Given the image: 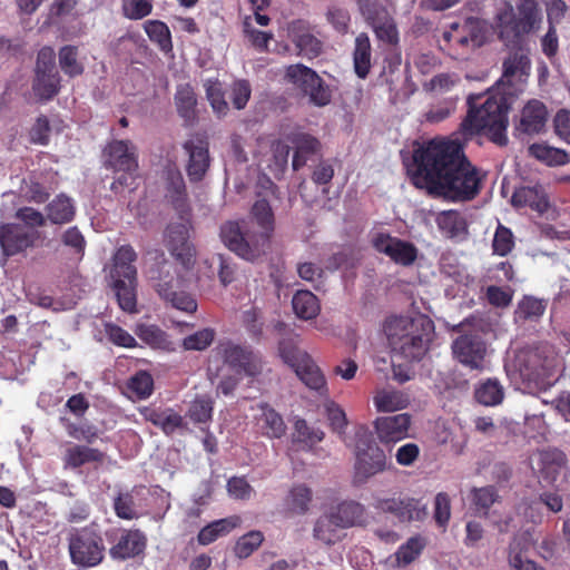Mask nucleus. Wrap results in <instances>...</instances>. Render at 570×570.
Wrapping results in <instances>:
<instances>
[{"mask_svg":"<svg viewBox=\"0 0 570 570\" xmlns=\"http://www.w3.org/2000/svg\"><path fill=\"white\" fill-rule=\"evenodd\" d=\"M312 495V490L304 484L294 485L285 500L287 511L291 514H305L309 509Z\"/></svg>","mask_w":570,"mask_h":570,"instance_id":"obj_41","label":"nucleus"},{"mask_svg":"<svg viewBox=\"0 0 570 570\" xmlns=\"http://www.w3.org/2000/svg\"><path fill=\"white\" fill-rule=\"evenodd\" d=\"M166 190L167 197L176 209H180L186 205V185L178 168H169L166 171Z\"/></svg>","mask_w":570,"mask_h":570,"instance_id":"obj_37","label":"nucleus"},{"mask_svg":"<svg viewBox=\"0 0 570 570\" xmlns=\"http://www.w3.org/2000/svg\"><path fill=\"white\" fill-rule=\"evenodd\" d=\"M370 505L375 513L391 515L400 523L422 521L428 514L426 504L421 499L403 494L392 497L374 494Z\"/></svg>","mask_w":570,"mask_h":570,"instance_id":"obj_10","label":"nucleus"},{"mask_svg":"<svg viewBox=\"0 0 570 570\" xmlns=\"http://www.w3.org/2000/svg\"><path fill=\"white\" fill-rule=\"evenodd\" d=\"M252 222L228 220L220 226L223 244L239 258L256 262L271 249L275 218L267 198L257 199L250 210Z\"/></svg>","mask_w":570,"mask_h":570,"instance_id":"obj_3","label":"nucleus"},{"mask_svg":"<svg viewBox=\"0 0 570 570\" xmlns=\"http://www.w3.org/2000/svg\"><path fill=\"white\" fill-rule=\"evenodd\" d=\"M414 183L429 194L453 203L473 200L481 191L482 176L464 153L459 138H434L413 153Z\"/></svg>","mask_w":570,"mask_h":570,"instance_id":"obj_1","label":"nucleus"},{"mask_svg":"<svg viewBox=\"0 0 570 570\" xmlns=\"http://www.w3.org/2000/svg\"><path fill=\"white\" fill-rule=\"evenodd\" d=\"M175 106L178 115L186 121L193 122L197 118V97L189 83L179 85L175 94Z\"/></svg>","mask_w":570,"mask_h":570,"instance_id":"obj_34","label":"nucleus"},{"mask_svg":"<svg viewBox=\"0 0 570 570\" xmlns=\"http://www.w3.org/2000/svg\"><path fill=\"white\" fill-rule=\"evenodd\" d=\"M373 401L379 412H395L405 409L409 404V399L400 391L381 390Z\"/></svg>","mask_w":570,"mask_h":570,"instance_id":"obj_45","label":"nucleus"},{"mask_svg":"<svg viewBox=\"0 0 570 570\" xmlns=\"http://www.w3.org/2000/svg\"><path fill=\"white\" fill-rule=\"evenodd\" d=\"M342 530L344 529L341 528L334 518H332V514L328 511L316 520L313 529V535L324 544L333 546L342 540Z\"/></svg>","mask_w":570,"mask_h":570,"instance_id":"obj_33","label":"nucleus"},{"mask_svg":"<svg viewBox=\"0 0 570 570\" xmlns=\"http://www.w3.org/2000/svg\"><path fill=\"white\" fill-rule=\"evenodd\" d=\"M50 124L45 115L39 116L29 131L31 144L47 146L50 140Z\"/></svg>","mask_w":570,"mask_h":570,"instance_id":"obj_63","label":"nucleus"},{"mask_svg":"<svg viewBox=\"0 0 570 570\" xmlns=\"http://www.w3.org/2000/svg\"><path fill=\"white\" fill-rule=\"evenodd\" d=\"M137 253L130 245L120 246L112 256L109 271L110 286L119 307L129 314L137 313Z\"/></svg>","mask_w":570,"mask_h":570,"instance_id":"obj_6","label":"nucleus"},{"mask_svg":"<svg viewBox=\"0 0 570 570\" xmlns=\"http://www.w3.org/2000/svg\"><path fill=\"white\" fill-rule=\"evenodd\" d=\"M424 547L425 542L421 537L410 538L396 551V559L400 563L410 564L421 554Z\"/></svg>","mask_w":570,"mask_h":570,"instance_id":"obj_57","label":"nucleus"},{"mask_svg":"<svg viewBox=\"0 0 570 570\" xmlns=\"http://www.w3.org/2000/svg\"><path fill=\"white\" fill-rule=\"evenodd\" d=\"M503 387L495 379H489L475 389V400L487 406H493L502 402Z\"/></svg>","mask_w":570,"mask_h":570,"instance_id":"obj_47","label":"nucleus"},{"mask_svg":"<svg viewBox=\"0 0 570 570\" xmlns=\"http://www.w3.org/2000/svg\"><path fill=\"white\" fill-rule=\"evenodd\" d=\"M291 33L298 55L312 60L322 53L323 42L307 30L304 21H294Z\"/></svg>","mask_w":570,"mask_h":570,"instance_id":"obj_27","label":"nucleus"},{"mask_svg":"<svg viewBox=\"0 0 570 570\" xmlns=\"http://www.w3.org/2000/svg\"><path fill=\"white\" fill-rule=\"evenodd\" d=\"M105 333L108 340L117 346L134 348L138 345L136 338L117 324H105Z\"/></svg>","mask_w":570,"mask_h":570,"instance_id":"obj_61","label":"nucleus"},{"mask_svg":"<svg viewBox=\"0 0 570 570\" xmlns=\"http://www.w3.org/2000/svg\"><path fill=\"white\" fill-rule=\"evenodd\" d=\"M548 110L543 102L533 99L528 101L521 111L519 129L525 134H539L546 126Z\"/></svg>","mask_w":570,"mask_h":570,"instance_id":"obj_28","label":"nucleus"},{"mask_svg":"<svg viewBox=\"0 0 570 570\" xmlns=\"http://www.w3.org/2000/svg\"><path fill=\"white\" fill-rule=\"evenodd\" d=\"M292 305L297 317L306 321L315 318L321 311L318 298L311 291H297Z\"/></svg>","mask_w":570,"mask_h":570,"instance_id":"obj_38","label":"nucleus"},{"mask_svg":"<svg viewBox=\"0 0 570 570\" xmlns=\"http://www.w3.org/2000/svg\"><path fill=\"white\" fill-rule=\"evenodd\" d=\"M412 417L407 413L380 416L374 421L377 439L383 444L396 443L409 435Z\"/></svg>","mask_w":570,"mask_h":570,"instance_id":"obj_20","label":"nucleus"},{"mask_svg":"<svg viewBox=\"0 0 570 570\" xmlns=\"http://www.w3.org/2000/svg\"><path fill=\"white\" fill-rule=\"evenodd\" d=\"M215 338L213 328H203L183 340V347L186 351H203L207 348Z\"/></svg>","mask_w":570,"mask_h":570,"instance_id":"obj_59","label":"nucleus"},{"mask_svg":"<svg viewBox=\"0 0 570 570\" xmlns=\"http://www.w3.org/2000/svg\"><path fill=\"white\" fill-rule=\"evenodd\" d=\"M222 355L230 367L249 376H256L262 371L259 358L248 347L228 342L222 345Z\"/></svg>","mask_w":570,"mask_h":570,"instance_id":"obj_21","label":"nucleus"},{"mask_svg":"<svg viewBox=\"0 0 570 570\" xmlns=\"http://www.w3.org/2000/svg\"><path fill=\"white\" fill-rule=\"evenodd\" d=\"M264 541V534L252 530L242 535L234 546V553L239 559H246L256 551Z\"/></svg>","mask_w":570,"mask_h":570,"instance_id":"obj_53","label":"nucleus"},{"mask_svg":"<svg viewBox=\"0 0 570 570\" xmlns=\"http://www.w3.org/2000/svg\"><path fill=\"white\" fill-rule=\"evenodd\" d=\"M372 46L370 37L365 32H361L355 38L354 50H353V66L356 76L361 79H365L372 67Z\"/></svg>","mask_w":570,"mask_h":570,"instance_id":"obj_30","label":"nucleus"},{"mask_svg":"<svg viewBox=\"0 0 570 570\" xmlns=\"http://www.w3.org/2000/svg\"><path fill=\"white\" fill-rule=\"evenodd\" d=\"M481 98V95L471 94L468 96V111L460 124L458 134L464 141L483 134L499 146L507 145L509 107L505 99L488 97L483 102H479Z\"/></svg>","mask_w":570,"mask_h":570,"instance_id":"obj_4","label":"nucleus"},{"mask_svg":"<svg viewBox=\"0 0 570 570\" xmlns=\"http://www.w3.org/2000/svg\"><path fill=\"white\" fill-rule=\"evenodd\" d=\"M282 357L289 364L298 379L311 390H315L320 395L327 393L326 380L315 364V362L306 354L295 348H282Z\"/></svg>","mask_w":570,"mask_h":570,"instance_id":"obj_13","label":"nucleus"},{"mask_svg":"<svg viewBox=\"0 0 570 570\" xmlns=\"http://www.w3.org/2000/svg\"><path fill=\"white\" fill-rule=\"evenodd\" d=\"M439 229L449 238H455L468 234V223L464 216L454 209L441 212L436 216Z\"/></svg>","mask_w":570,"mask_h":570,"instance_id":"obj_32","label":"nucleus"},{"mask_svg":"<svg viewBox=\"0 0 570 570\" xmlns=\"http://www.w3.org/2000/svg\"><path fill=\"white\" fill-rule=\"evenodd\" d=\"M288 140L294 146L292 167L295 171L306 165V161L321 149L320 140L311 134L295 131L288 136Z\"/></svg>","mask_w":570,"mask_h":570,"instance_id":"obj_24","label":"nucleus"},{"mask_svg":"<svg viewBox=\"0 0 570 570\" xmlns=\"http://www.w3.org/2000/svg\"><path fill=\"white\" fill-rule=\"evenodd\" d=\"M183 149L188 156L185 169L189 181H202L212 163L208 137L205 134L196 132L183 144Z\"/></svg>","mask_w":570,"mask_h":570,"instance_id":"obj_14","label":"nucleus"},{"mask_svg":"<svg viewBox=\"0 0 570 570\" xmlns=\"http://www.w3.org/2000/svg\"><path fill=\"white\" fill-rule=\"evenodd\" d=\"M105 166L121 173H136L138 158L136 147L128 140H114L105 148Z\"/></svg>","mask_w":570,"mask_h":570,"instance_id":"obj_19","label":"nucleus"},{"mask_svg":"<svg viewBox=\"0 0 570 570\" xmlns=\"http://www.w3.org/2000/svg\"><path fill=\"white\" fill-rule=\"evenodd\" d=\"M377 40L395 46L399 43V29L393 16L370 26Z\"/></svg>","mask_w":570,"mask_h":570,"instance_id":"obj_55","label":"nucleus"},{"mask_svg":"<svg viewBox=\"0 0 570 570\" xmlns=\"http://www.w3.org/2000/svg\"><path fill=\"white\" fill-rule=\"evenodd\" d=\"M149 279L164 302L186 313L196 312L197 302L184 289L185 278L174 264L167 261L156 264L149 269Z\"/></svg>","mask_w":570,"mask_h":570,"instance_id":"obj_7","label":"nucleus"},{"mask_svg":"<svg viewBox=\"0 0 570 570\" xmlns=\"http://www.w3.org/2000/svg\"><path fill=\"white\" fill-rule=\"evenodd\" d=\"M76 214V208L72 199L65 194L56 196L47 205V217L52 224H67L70 223Z\"/></svg>","mask_w":570,"mask_h":570,"instance_id":"obj_35","label":"nucleus"},{"mask_svg":"<svg viewBox=\"0 0 570 570\" xmlns=\"http://www.w3.org/2000/svg\"><path fill=\"white\" fill-rule=\"evenodd\" d=\"M433 518L440 528H446L451 518V499L448 493L439 492L435 495Z\"/></svg>","mask_w":570,"mask_h":570,"instance_id":"obj_62","label":"nucleus"},{"mask_svg":"<svg viewBox=\"0 0 570 570\" xmlns=\"http://www.w3.org/2000/svg\"><path fill=\"white\" fill-rule=\"evenodd\" d=\"M204 88L214 112L218 117L226 116L229 110V106L225 99L223 83L217 78H209L205 80Z\"/></svg>","mask_w":570,"mask_h":570,"instance_id":"obj_43","label":"nucleus"},{"mask_svg":"<svg viewBox=\"0 0 570 570\" xmlns=\"http://www.w3.org/2000/svg\"><path fill=\"white\" fill-rule=\"evenodd\" d=\"M79 50L77 46L66 45L59 49L58 59L62 72L69 78H76L85 72V66L78 59Z\"/></svg>","mask_w":570,"mask_h":570,"instance_id":"obj_40","label":"nucleus"},{"mask_svg":"<svg viewBox=\"0 0 570 570\" xmlns=\"http://www.w3.org/2000/svg\"><path fill=\"white\" fill-rule=\"evenodd\" d=\"M330 513L343 529L364 527L367 521L365 507L353 500L338 503L330 510Z\"/></svg>","mask_w":570,"mask_h":570,"instance_id":"obj_26","label":"nucleus"},{"mask_svg":"<svg viewBox=\"0 0 570 570\" xmlns=\"http://www.w3.org/2000/svg\"><path fill=\"white\" fill-rule=\"evenodd\" d=\"M374 248L389 256L395 264L412 265L417 258V248L410 242L392 237L390 234H379L373 239Z\"/></svg>","mask_w":570,"mask_h":570,"instance_id":"obj_17","label":"nucleus"},{"mask_svg":"<svg viewBox=\"0 0 570 570\" xmlns=\"http://www.w3.org/2000/svg\"><path fill=\"white\" fill-rule=\"evenodd\" d=\"M242 519L238 515H229L227 518L215 520L204 528L197 534V541L200 546H208L222 537H226L233 530L238 528Z\"/></svg>","mask_w":570,"mask_h":570,"instance_id":"obj_29","label":"nucleus"},{"mask_svg":"<svg viewBox=\"0 0 570 570\" xmlns=\"http://www.w3.org/2000/svg\"><path fill=\"white\" fill-rule=\"evenodd\" d=\"M59 423L62 425L68 436L78 441H85L88 445L92 444L100 434L98 428L94 424H77L67 416H60Z\"/></svg>","mask_w":570,"mask_h":570,"instance_id":"obj_42","label":"nucleus"},{"mask_svg":"<svg viewBox=\"0 0 570 570\" xmlns=\"http://www.w3.org/2000/svg\"><path fill=\"white\" fill-rule=\"evenodd\" d=\"M514 208L529 207L538 214H544L549 208V199L540 186H522L517 188L511 197Z\"/></svg>","mask_w":570,"mask_h":570,"instance_id":"obj_25","label":"nucleus"},{"mask_svg":"<svg viewBox=\"0 0 570 570\" xmlns=\"http://www.w3.org/2000/svg\"><path fill=\"white\" fill-rule=\"evenodd\" d=\"M514 247V237L510 228L499 224L494 233L492 248L499 256H507Z\"/></svg>","mask_w":570,"mask_h":570,"instance_id":"obj_58","label":"nucleus"},{"mask_svg":"<svg viewBox=\"0 0 570 570\" xmlns=\"http://www.w3.org/2000/svg\"><path fill=\"white\" fill-rule=\"evenodd\" d=\"M326 20L340 35H346L350 30L351 16L347 9L331 6L326 11Z\"/></svg>","mask_w":570,"mask_h":570,"instance_id":"obj_60","label":"nucleus"},{"mask_svg":"<svg viewBox=\"0 0 570 570\" xmlns=\"http://www.w3.org/2000/svg\"><path fill=\"white\" fill-rule=\"evenodd\" d=\"M547 305L542 299L524 296L518 304L515 317L521 321H538L546 312Z\"/></svg>","mask_w":570,"mask_h":570,"instance_id":"obj_49","label":"nucleus"},{"mask_svg":"<svg viewBox=\"0 0 570 570\" xmlns=\"http://www.w3.org/2000/svg\"><path fill=\"white\" fill-rule=\"evenodd\" d=\"M389 345L395 355L409 361H420L429 350L434 335V324L428 316H391L384 325Z\"/></svg>","mask_w":570,"mask_h":570,"instance_id":"obj_5","label":"nucleus"},{"mask_svg":"<svg viewBox=\"0 0 570 570\" xmlns=\"http://www.w3.org/2000/svg\"><path fill=\"white\" fill-rule=\"evenodd\" d=\"M259 414L256 416V424L262 435L268 439H281L286 434V423L281 413L271 404L262 402L257 405Z\"/></svg>","mask_w":570,"mask_h":570,"instance_id":"obj_23","label":"nucleus"},{"mask_svg":"<svg viewBox=\"0 0 570 570\" xmlns=\"http://www.w3.org/2000/svg\"><path fill=\"white\" fill-rule=\"evenodd\" d=\"M127 387L137 399L146 400L154 392L153 375L147 371L140 370L129 379Z\"/></svg>","mask_w":570,"mask_h":570,"instance_id":"obj_51","label":"nucleus"},{"mask_svg":"<svg viewBox=\"0 0 570 570\" xmlns=\"http://www.w3.org/2000/svg\"><path fill=\"white\" fill-rule=\"evenodd\" d=\"M554 134L570 145V110L560 109L553 118Z\"/></svg>","mask_w":570,"mask_h":570,"instance_id":"obj_64","label":"nucleus"},{"mask_svg":"<svg viewBox=\"0 0 570 570\" xmlns=\"http://www.w3.org/2000/svg\"><path fill=\"white\" fill-rule=\"evenodd\" d=\"M106 453L98 448L88 444L68 443L61 456L65 470H79L86 465H92L95 469L102 465L106 460Z\"/></svg>","mask_w":570,"mask_h":570,"instance_id":"obj_18","label":"nucleus"},{"mask_svg":"<svg viewBox=\"0 0 570 570\" xmlns=\"http://www.w3.org/2000/svg\"><path fill=\"white\" fill-rule=\"evenodd\" d=\"M115 514L122 520H134L139 518L135 498L131 491H120L114 498Z\"/></svg>","mask_w":570,"mask_h":570,"instance_id":"obj_52","label":"nucleus"},{"mask_svg":"<svg viewBox=\"0 0 570 570\" xmlns=\"http://www.w3.org/2000/svg\"><path fill=\"white\" fill-rule=\"evenodd\" d=\"M135 334L150 348L166 352L175 351L168 334L155 324H138Z\"/></svg>","mask_w":570,"mask_h":570,"instance_id":"obj_31","label":"nucleus"},{"mask_svg":"<svg viewBox=\"0 0 570 570\" xmlns=\"http://www.w3.org/2000/svg\"><path fill=\"white\" fill-rule=\"evenodd\" d=\"M356 6L367 26L392 16L386 6L379 0H356Z\"/></svg>","mask_w":570,"mask_h":570,"instance_id":"obj_48","label":"nucleus"},{"mask_svg":"<svg viewBox=\"0 0 570 570\" xmlns=\"http://www.w3.org/2000/svg\"><path fill=\"white\" fill-rule=\"evenodd\" d=\"M529 154L548 166H561L570 161V156L566 150L543 142L532 144L529 147Z\"/></svg>","mask_w":570,"mask_h":570,"instance_id":"obj_39","label":"nucleus"},{"mask_svg":"<svg viewBox=\"0 0 570 570\" xmlns=\"http://www.w3.org/2000/svg\"><path fill=\"white\" fill-rule=\"evenodd\" d=\"M214 400L210 395H197L190 403L187 416L196 424L208 423L213 419Z\"/></svg>","mask_w":570,"mask_h":570,"instance_id":"obj_46","label":"nucleus"},{"mask_svg":"<svg viewBox=\"0 0 570 570\" xmlns=\"http://www.w3.org/2000/svg\"><path fill=\"white\" fill-rule=\"evenodd\" d=\"M355 455V476L362 481L387 469L385 452L373 443L366 429L362 428L356 433Z\"/></svg>","mask_w":570,"mask_h":570,"instance_id":"obj_11","label":"nucleus"},{"mask_svg":"<svg viewBox=\"0 0 570 570\" xmlns=\"http://www.w3.org/2000/svg\"><path fill=\"white\" fill-rule=\"evenodd\" d=\"M165 244L173 256L185 267L194 264L196 249L189 242V226L187 223H171L166 228Z\"/></svg>","mask_w":570,"mask_h":570,"instance_id":"obj_16","label":"nucleus"},{"mask_svg":"<svg viewBox=\"0 0 570 570\" xmlns=\"http://www.w3.org/2000/svg\"><path fill=\"white\" fill-rule=\"evenodd\" d=\"M546 350L547 347H537L524 353V367L528 371V375H539L541 372H547L553 366V357L549 355H546L543 358L541 357L547 352Z\"/></svg>","mask_w":570,"mask_h":570,"instance_id":"obj_50","label":"nucleus"},{"mask_svg":"<svg viewBox=\"0 0 570 570\" xmlns=\"http://www.w3.org/2000/svg\"><path fill=\"white\" fill-rule=\"evenodd\" d=\"M452 353L461 364L472 370H481L487 355V344L478 333L462 334L453 341Z\"/></svg>","mask_w":570,"mask_h":570,"instance_id":"obj_15","label":"nucleus"},{"mask_svg":"<svg viewBox=\"0 0 570 570\" xmlns=\"http://www.w3.org/2000/svg\"><path fill=\"white\" fill-rule=\"evenodd\" d=\"M60 75L55 72H35L32 89L40 100H51L60 91Z\"/></svg>","mask_w":570,"mask_h":570,"instance_id":"obj_36","label":"nucleus"},{"mask_svg":"<svg viewBox=\"0 0 570 570\" xmlns=\"http://www.w3.org/2000/svg\"><path fill=\"white\" fill-rule=\"evenodd\" d=\"M284 79L313 106L325 107L332 100L330 86L314 69L303 63L289 65L285 70Z\"/></svg>","mask_w":570,"mask_h":570,"instance_id":"obj_8","label":"nucleus"},{"mask_svg":"<svg viewBox=\"0 0 570 570\" xmlns=\"http://www.w3.org/2000/svg\"><path fill=\"white\" fill-rule=\"evenodd\" d=\"M153 0H122L121 10L124 17L130 20H140L153 11Z\"/></svg>","mask_w":570,"mask_h":570,"instance_id":"obj_56","label":"nucleus"},{"mask_svg":"<svg viewBox=\"0 0 570 570\" xmlns=\"http://www.w3.org/2000/svg\"><path fill=\"white\" fill-rule=\"evenodd\" d=\"M144 30L150 41L156 43L160 50L165 52L173 50L171 33L165 22L160 20H147L144 23Z\"/></svg>","mask_w":570,"mask_h":570,"instance_id":"obj_44","label":"nucleus"},{"mask_svg":"<svg viewBox=\"0 0 570 570\" xmlns=\"http://www.w3.org/2000/svg\"><path fill=\"white\" fill-rule=\"evenodd\" d=\"M540 21V11L535 0H520L517 11L504 1L497 9L494 22L498 36L510 49L502 63V76L498 85L507 87L505 95L514 96L523 91L531 72L529 48L524 37L533 31Z\"/></svg>","mask_w":570,"mask_h":570,"instance_id":"obj_2","label":"nucleus"},{"mask_svg":"<svg viewBox=\"0 0 570 570\" xmlns=\"http://www.w3.org/2000/svg\"><path fill=\"white\" fill-rule=\"evenodd\" d=\"M471 500L479 512L487 514L489 509L499 500V493L493 485L474 488L471 491Z\"/></svg>","mask_w":570,"mask_h":570,"instance_id":"obj_54","label":"nucleus"},{"mask_svg":"<svg viewBox=\"0 0 570 570\" xmlns=\"http://www.w3.org/2000/svg\"><path fill=\"white\" fill-rule=\"evenodd\" d=\"M68 549L71 562L80 568L96 567L105 557L102 537L89 527L73 529L69 533Z\"/></svg>","mask_w":570,"mask_h":570,"instance_id":"obj_9","label":"nucleus"},{"mask_svg":"<svg viewBox=\"0 0 570 570\" xmlns=\"http://www.w3.org/2000/svg\"><path fill=\"white\" fill-rule=\"evenodd\" d=\"M147 546V538L139 529L125 530L118 542L110 550L115 560H126L141 554Z\"/></svg>","mask_w":570,"mask_h":570,"instance_id":"obj_22","label":"nucleus"},{"mask_svg":"<svg viewBox=\"0 0 570 570\" xmlns=\"http://www.w3.org/2000/svg\"><path fill=\"white\" fill-rule=\"evenodd\" d=\"M41 233L29 229L22 224L4 223L0 225V247L4 258L24 254L29 248L37 246Z\"/></svg>","mask_w":570,"mask_h":570,"instance_id":"obj_12","label":"nucleus"}]
</instances>
